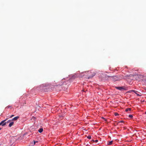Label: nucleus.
Here are the masks:
<instances>
[{"mask_svg":"<svg viewBox=\"0 0 146 146\" xmlns=\"http://www.w3.org/2000/svg\"><path fill=\"white\" fill-rule=\"evenodd\" d=\"M96 74V72L95 71H85L82 72L80 74H75L73 76V77L74 78H76L78 77L79 78H82L83 76H85L86 78L88 79L91 78L93 77Z\"/></svg>","mask_w":146,"mask_h":146,"instance_id":"obj_1","label":"nucleus"},{"mask_svg":"<svg viewBox=\"0 0 146 146\" xmlns=\"http://www.w3.org/2000/svg\"><path fill=\"white\" fill-rule=\"evenodd\" d=\"M103 76H105L106 78L113 81L118 80L119 79V77L116 76H107L106 75H104Z\"/></svg>","mask_w":146,"mask_h":146,"instance_id":"obj_2","label":"nucleus"},{"mask_svg":"<svg viewBox=\"0 0 146 146\" xmlns=\"http://www.w3.org/2000/svg\"><path fill=\"white\" fill-rule=\"evenodd\" d=\"M8 119L7 118L6 119H5L1 121V122H2L1 125L3 126H4L6 124V121Z\"/></svg>","mask_w":146,"mask_h":146,"instance_id":"obj_3","label":"nucleus"},{"mask_svg":"<svg viewBox=\"0 0 146 146\" xmlns=\"http://www.w3.org/2000/svg\"><path fill=\"white\" fill-rule=\"evenodd\" d=\"M116 88L120 90H125L124 87H116Z\"/></svg>","mask_w":146,"mask_h":146,"instance_id":"obj_4","label":"nucleus"},{"mask_svg":"<svg viewBox=\"0 0 146 146\" xmlns=\"http://www.w3.org/2000/svg\"><path fill=\"white\" fill-rule=\"evenodd\" d=\"M13 124H14L13 122V121L11 122L9 125V127H11L13 125Z\"/></svg>","mask_w":146,"mask_h":146,"instance_id":"obj_5","label":"nucleus"},{"mask_svg":"<svg viewBox=\"0 0 146 146\" xmlns=\"http://www.w3.org/2000/svg\"><path fill=\"white\" fill-rule=\"evenodd\" d=\"M19 118V116H17V117H16L14 118H13L12 119V121H13V120H17V119H18Z\"/></svg>","mask_w":146,"mask_h":146,"instance_id":"obj_6","label":"nucleus"},{"mask_svg":"<svg viewBox=\"0 0 146 146\" xmlns=\"http://www.w3.org/2000/svg\"><path fill=\"white\" fill-rule=\"evenodd\" d=\"M43 131V128H41L40 129L38 130V131L40 133H42V131Z\"/></svg>","mask_w":146,"mask_h":146,"instance_id":"obj_7","label":"nucleus"},{"mask_svg":"<svg viewBox=\"0 0 146 146\" xmlns=\"http://www.w3.org/2000/svg\"><path fill=\"white\" fill-rule=\"evenodd\" d=\"M131 110V109L129 108H128L127 109H125V111L126 112L128 111H130Z\"/></svg>","mask_w":146,"mask_h":146,"instance_id":"obj_8","label":"nucleus"},{"mask_svg":"<svg viewBox=\"0 0 146 146\" xmlns=\"http://www.w3.org/2000/svg\"><path fill=\"white\" fill-rule=\"evenodd\" d=\"M113 143V141H109L108 143V145H111Z\"/></svg>","mask_w":146,"mask_h":146,"instance_id":"obj_9","label":"nucleus"},{"mask_svg":"<svg viewBox=\"0 0 146 146\" xmlns=\"http://www.w3.org/2000/svg\"><path fill=\"white\" fill-rule=\"evenodd\" d=\"M11 120H9L7 121V120L6 121V124L7 123H9V122H11Z\"/></svg>","mask_w":146,"mask_h":146,"instance_id":"obj_10","label":"nucleus"},{"mask_svg":"<svg viewBox=\"0 0 146 146\" xmlns=\"http://www.w3.org/2000/svg\"><path fill=\"white\" fill-rule=\"evenodd\" d=\"M87 138L89 139H91V135H89L87 137Z\"/></svg>","mask_w":146,"mask_h":146,"instance_id":"obj_11","label":"nucleus"},{"mask_svg":"<svg viewBox=\"0 0 146 146\" xmlns=\"http://www.w3.org/2000/svg\"><path fill=\"white\" fill-rule=\"evenodd\" d=\"M133 116L132 115H129V117L130 118H132L133 117Z\"/></svg>","mask_w":146,"mask_h":146,"instance_id":"obj_12","label":"nucleus"},{"mask_svg":"<svg viewBox=\"0 0 146 146\" xmlns=\"http://www.w3.org/2000/svg\"><path fill=\"white\" fill-rule=\"evenodd\" d=\"M114 115H115V116H117V115H118V113H117V112H115L114 113Z\"/></svg>","mask_w":146,"mask_h":146,"instance_id":"obj_13","label":"nucleus"},{"mask_svg":"<svg viewBox=\"0 0 146 146\" xmlns=\"http://www.w3.org/2000/svg\"><path fill=\"white\" fill-rule=\"evenodd\" d=\"M133 90H130L128 92L130 93L132 92H133Z\"/></svg>","mask_w":146,"mask_h":146,"instance_id":"obj_14","label":"nucleus"},{"mask_svg":"<svg viewBox=\"0 0 146 146\" xmlns=\"http://www.w3.org/2000/svg\"><path fill=\"white\" fill-rule=\"evenodd\" d=\"M133 92L134 93H135L136 94H137L136 92H137V91H135V90H133Z\"/></svg>","mask_w":146,"mask_h":146,"instance_id":"obj_15","label":"nucleus"},{"mask_svg":"<svg viewBox=\"0 0 146 146\" xmlns=\"http://www.w3.org/2000/svg\"><path fill=\"white\" fill-rule=\"evenodd\" d=\"M37 142H38V141H34V145H35V143H36Z\"/></svg>","mask_w":146,"mask_h":146,"instance_id":"obj_16","label":"nucleus"},{"mask_svg":"<svg viewBox=\"0 0 146 146\" xmlns=\"http://www.w3.org/2000/svg\"><path fill=\"white\" fill-rule=\"evenodd\" d=\"M124 122L123 121H119L118 122L119 123H123Z\"/></svg>","mask_w":146,"mask_h":146,"instance_id":"obj_17","label":"nucleus"},{"mask_svg":"<svg viewBox=\"0 0 146 146\" xmlns=\"http://www.w3.org/2000/svg\"><path fill=\"white\" fill-rule=\"evenodd\" d=\"M14 116V115H12L10 117V118H11L12 117H13V116Z\"/></svg>","mask_w":146,"mask_h":146,"instance_id":"obj_18","label":"nucleus"},{"mask_svg":"<svg viewBox=\"0 0 146 146\" xmlns=\"http://www.w3.org/2000/svg\"><path fill=\"white\" fill-rule=\"evenodd\" d=\"M95 141L96 142H97L98 141V140H96Z\"/></svg>","mask_w":146,"mask_h":146,"instance_id":"obj_19","label":"nucleus"},{"mask_svg":"<svg viewBox=\"0 0 146 146\" xmlns=\"http://www.w3.org/2000/svg\"><path fill=\"white\" fill-rule=\"evenodd\" d=\"M2 123H3L2 122H1V123H0V126L1 125V124H2Z\"/></svg>","mask_w":146,"mask_h":146,"instance_id":"obj_20","label":"nucleus"},{"mask_svg":"<svg viewBox=\"0 0 146 146\" xmlns=\"http://www.w3.org/2000/svg\"><path fill=\"white\" fill-rule=\"evenodd\" d=\"M136 94L137 96H140V95H139V94H137H137Z\"/></svg>","mask_w":146,"mask_h":146,"instance_id":"obj_21","label":"nucleus"},{"mask_svg":"<svg viewBox=\"0 0 146 146\" xmlns=\"http://www.w3.org/2000/svg\"><path fill=\"white\" fill-rule=\"evenodd\" d=\"M59 87H61V86H60V85H59Z\"/></svg>","mask_w":146,"mask_h":146,"instance_id":"obj_22","label":"nucleus"},{"mask_svg":"<svg viewBox=\"0 0 146 146\" xmlns=\"http://www.w3.org/2000/svg\"><path fill=\"white\" fill-rule=\"evenodd\" d=\"M1 128H0V130H1Z\"/></svg>","mask_w":146,"mask_h":146,"instance_id":"obj_23","label":"nucleus"},{"mask_svg":"<svg viewBox=\"0 0 146 146\" xmlns=\"http://www.w3.org/2000/svg\"><path fill=\"white\" fill-rule=\"evenodd\" d=\"M145 114H146V111L145 112Z\"/></svg>","mask_w":146,"mask_h":146,"instance_id":"obj_24","label":"nucleus"}]
</instances>
